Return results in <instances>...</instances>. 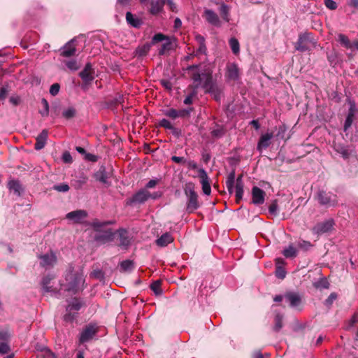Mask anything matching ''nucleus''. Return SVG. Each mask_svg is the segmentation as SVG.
Masks as SVG:
<instances>
[{
  "label": "nucleus",
  "instance_id": "8",
  "mask_svg": "<svg viewBox=\"0 0 358 358\" xmlns=\"http://www.w3.org/2000/svg\"><path fill=\"white\" fill-rule=\"evenodd\" d=\"M313 43V37L310 33H303L299 35L298 41L294 48L300 52H305L309 49V45Z\"/></svg>",
  "mask_w": 358,
  "mask_h": 358
},
{
  "label": "nucleus",
  "instance_id": "46",
  "mask_svg": "<svg viewBox=\"0 0 358 358\" xmlns=\"http://www.w3.org/2000/svg\"><path fill=\"white\" fill-rule=\"evenodd\" d=\"M229 43L233 53L237 55L240 51V45L238 41L236 38H230Z\"/></svg>",
  "mask_w": 358,
  "mask_h": 358
},
{
  "label": "nucleus",
  "instance_id": "48",
  "mask_svg": "<svg viewBox=\"0 0 358 358\" xmlns=\"http://www.w3.org/2000/svg\"><path fill=\"white\" fill-rule=\"evenodd\" d=\"M191 78L194 83H196V84L194 85L192 87L194 90H196L201 84V74H200L199 72H194L191 75Z\"/></svg>",
  "mask_w": 358,
  "mask_h": 358
},
{
  "label": "nucleus",
  "instance_id": "10",
  "mask_svg": "<svg viewBox=\"0 0 358 358\" xmlns=\"http://www.w3.org/2000/svg\"><path fill=\"white\" fill-rule=\"evenodd\" d=\"M334 222L333 220H327L317 223L312 229V231L318 236L325 233L330 232L334 228Z\"/></svg>",
  "mask_w": 358,
  "mask_h": 358
},
{
  "label": "nucleus",
  "instance_id": "31",
  "mask_svg": "<svg viewBox=\"0 0 358 358\" xmlns=\"http://www.w3.org/2000/svg\"><path fill=\"white\" fill-rule=\"evenodd\" d=\"M219 9L222 18L227 22L230 21V7L224 3H220Z\"/></svg>",
  "mask_w": 358,
  "mask_h": 358
},
{
  "label": "nucleus",
  "instance_id": "61",
  "mask_svg": "<svg viewBox=\"0 0 358 358\" xmlns=\"http://www.w3.org/2000/svg\"><path fill=\"white\" fill-rule=\"evenodd\" d=\"M60 90V85L57 83L52 84L50 88V94L52 96H56L58 94Z\"/></svg>",
  "mask_w": 358,
  "mask_h": 358
},
{
  "label": "nucleus",
  "instance_id": "29",
  "mask_svg": "<svg viewBox=\"0 0 358 358\" xmlns=\"http://www.w3.org/2000/svg\"><path fill=\"white\" fill-rule=\"evenodd\" d=\"M358 9V0H346L345 11L348 14H353Z\"/></svg>",
  "mask_w": 358,
  "mask_h": 358
},
{
  "label": "nucleus",
  "instance_id": "11",
  "mask_svg": "<svg viewBox=\"0 0 358 358\" xmlns=\"http://www.w3.org/2000/svg\"><path fill=\"white\" fill-rule=\"evenodd\" d=\"M203 17H204L206 22L215 27H219L222 25V22L218 15L213 10L205 9Z\"/></svg>",
  "mask_w": 358,
  "mask_h": 358
},
{
  "label": "nucleus",
  "instance_id": "62",
  "mask_svg": "<svg viewBox=\"0 0 358 358\" xmlns=\"http://www.w3.org/2000/svg\"><path fill=\"white\" fill-rule=\"evenodd\" d=\"M325 6L329 10H334L337 8V3L334 0H324Z\"/></svg>",
  "mask_w": 358,
  "mask_h": 358
},
{
  "label": "nucleus",
  "instance_id": "60",
  "mask_svg": "<svg viewBox=\"0 0 358 358\" xmlns=\"http://www.w3.org/2000/svg\"><path fill=\"white\" fill-rule=\"evenodd\" d=\"M167 38V36L162 33H158L154 35L152 38V44H155L157 43L161 42Z\"/></svg>",
  "mask_w": 358,
  "mask_h": 358
},
{
  "label": "nucleus",
  "instance_id": "27",
  "mask_svg": "<svg viewBox=\"0 0 358 358\" xmlns=\"http://www.w3.org/2000/svg\"><path fill=\"white\" fill-rule=\"evenodd\" d=\"M202 76L205 77V81L202 85V87L205 90V92L208 93L210 91L211 88L217 85V84L213 82V77L211 73H203Z\"/></svg>",
  "mask_w": 358,
  "mask_h": 358
},
{
  "label": "nucleus",
  "instance_id": "1",
  "mask_svg": "<svg viewBox=\"0 0 358 358\" xmlns=\"http://www.w3.org/2000/svg\"><path fill=\"white\" fill-rule=\"evenodd\" d=\"M112 224L111 222H100L94 220L90 223L93 228V240L99 245H103L111 242L114 239V235L111 229H104V227Z\"/></svg>",
  "mask_w": 358,
  "mask_h": 358
},
{
  "label": "nucleus",
  "instance_id": "22",
  "mask_svg": "<svg viewBox=\"0 0 358 358\" xmlns=\"http://www.w3.org/2000/svg\"><path fill=\"white\" fill-rule=\"evenodd\" d=\"M166 2V0L152 1L150 3V8L149 10L150 13L153 15H156L158 13H161L163 10V8Z\"/></svg>",
  "mask_w": 358,
  "mask_h": 358
},
{
  "label": "nucleus",
  "instance_id": "38",
  "mask_svg": "<svg viewBox=\"0 0 358 358\" xmlns=\"http://www.w3.org/2000/svg\"><path fill=\"white\" fill-rule=\"evenodd\" d=\"M61 113V103L60 101H55L51 105V115L55 118L57 117Z\"/></svg>",
  "mask_w": 358,
  "mask_h": 358
},
{
  "label": "nucleus",
  "instance_id": "58",
  "mask_svg": "<svg viewBox=\"0 0 358 358\" xmlns=\"http://www.w3.org/2000/svg\"><path fill=\"white\" fill-rule=\"evenodd\" d=\"M197 94V91L196 90H194L191 92V93H189V94H188L185 99H184V101L183 103L185 104V105H190L192 103V99L194 97H195Z\"/></svg>",
  "mask_w": 358,
  "mask_h": 358
},
{
  "label": "nucleus",
  "instance_id": "34",
  "mask_svg": "<svg viewBox=\"0 0 358 358\" xmlns=\"http://www.w3.org/2000/svg\"><path fill=\"white\" fill-rule=\"evenodd\" d=\"M165 40L166 41L162 44L161 48L159 50V55H164L166 51L173 50L174 48L173 42L168 36Z\"/></svg>",
  "mask_w": 358,
  "mask_h": 358
},
{
  "label": "nucleus",
  "instance_id": "20",
  "mask_svg": "<svg viewBox=\"0 0 358 358\" xmlns=\"http://www.w3.org/2000/svg\"><path fill=\"white\" fill-rule=\"evenodd\" d=\"M76 48L73 44V40L66 43L62 49L61 56L64 57H70L76 54Z\"/></svg>",
  "mask_w": 358,
  "mask_h": 358
},
{
  "label": "nucleus",
  "instance_id": "26",
  "mask_svg": "<svg viewBox=\"0 0 358 358\" xmlns=\"http://www.w3.org/2000/svg\"><path fill=\"white\" fill-rule=\"evenodd\" d=\"M173 241V238L169 233L162 234L156 240V244L160 247H165Z\"/></svg>",
  "mask_w": 358,
  "mask_h": 358
},
{
  "label": "nucleus",
  "instance_id": "12",
  "mask_svg": "<svg viewBox=\"0 0 358 358\" xmlns=\"http://www.w3.org/2000/svg\"><path fill=\"white\" fill-rule=\"evenodd\" d=\"M252 202L255 205H262L265 201V192L257 186L252 188Z\"/></svg>",
  "mask_w": 358,
  "mask_h": 358
},
{
  "label": "nucleus",
  "instance_id": "45",
  "mask_svg": "<svg viewBox=\"0 0 358 358\" xmlns=\"http://www.w3.org/2000/svg\"><path fill=\"white\" fill-rule=\"evenodd\" d=\"M41 104L43 107V110H39V113L42 117H48L50 113V106L46 99H41Z\"/></svg>",
  "mask_w": 358,
  "mask_h": 358
},
{
  "label": "nucleus",
  "instance_id": "59",
  "mask_svg": "<svg viewBox=\"0 0 358 358\" xmlns=\"http://www.w3.org/2000/svg\"><path fill=\"white\" fill-rule=\"evenodd\" d=\"M297 246L299 248L304 251H307L313 246V245L309 241H301L298 243Z\"/></svg>",
  "mask_w": 358,
  "mask_h": 358
},
{
  "label": "nucleus",
  "instance_id": "63",
  "mask_svg": "<svg viewBox=\"0 0 358 358\" xmlns=\"http://www.w3.org/2000/svg\"><path fill=\"white\" fill-rule=\"evenodd\" d=\"M275 275L280 279H284L286 275V272L280 266H277Z\"/></svg>",
  "mask_w": 358,
  "mask_h": 358
},
{
  "label": "nucleus",
  "instance_id": "42",
  "mask_svg": "<svg viewBox=\"0 0 358 358\" xmlns=\"http://www.w3.org/2000/svg\"><path fill=\"white\" fill-rule=\"evenodd\" d=\"M355 104L354 103L353 105L351 106V107L350 108L349 113L347 116V118L345 120V124H344L345 131H346L348 129V128H349L352 125V120H353V116H354L353 108H355Z\"/></svg>",
  "mask_w": 358,
  "mask_h": 358
},
{
  "label": "nucleus",
  "instance_id": "51",
  "mask_svg": "<svg viewBox=\"0 0 358 358\" xmlns=\"http://www.w3.org/2000/svg\"><path fill=\"white\" fill-rule=\"evenodd\" d=\"M224 133H225V131H224L223 127L217 125V128L214 129L211 131V135H212V136L218 138H221L222 136H223Z\"/></svg>",
  "mask_w": 358,
  "mask_h": 358
},
{
  "label": "nucleus",
  "instance_id": "56",
  "mask_svg": "<svg viewBox=\"0 0 358 358\" xmlns=\"http://www.w3.org/2000/svg\"><path fill=\"white\" fill-rule=\"evenodd\" d=\"M164 115L166 117L175 120L178 118V110L175 108H169L164 111Z\"/></svg>",
  "mask_w": 358,
  "mask_h": 358
},
{
  "label": "nucleus",
  "instance_id": "49",
  "mask_svg": "<svg viewBox=\"0 0 358 358\" xmlns=\"http://www.w3.org/2000/svg\"><path fill=\"white\" fill-rule=\"evenodd\" d=\"M244 185H236V202L239 203L243 199Z\"/></svg>",
  "mask_w": 358,
  "mask_h": 358
},
{
  "label": "nucleus",
  "instance_id": "7",
  "mask_svg": "<svg viewBox=\"0 0 358 358\" xmlns=\"http://www.w3.org/2000/svg\"><path fill=\"white\" fill-rule=\"evenodd\" d=\"M98 329L94 324H89L86 325L80 333L78 343L84 344L92 341L96 335Z\"/></svg>",
  "mask_w": 358,
  "mask_h": 358
},
{
  "label": "nucleus",
  "instance_id": "24",
  "mask_svg": "<svg viewBox=\"0 0 358 358\" xmlns=\"http://www.w3.org/2000/svg\"><path fill=\"white\" fill-rule=\"evenodd\" d=\"M120 238V246L127 247L130 245V237L129 232L124 229H120L117 231Z\"/></svg>",
  "mask_w": 358,
  "mask_h": 358
},
{
  "label": "nucleus",
  "instance_id": "25",
  "mask_svg": "<svg viewBox=\"0 0 358 358\" xmlns=\"http://www.w3.org/2000/svg\"><path fill=\"white\" fill-rule=\"evenodd\" d=\"M126 20L127 22L135 28H139L143 24V21L135 17L131 12H127L126 13Z\"/></svg>",
  "mask_w": 358,
  "mask_h": 358
},
{
  "label": "nucleus",
  "instance_id": "30",
  "mask_svg": "<svg viewBox=\"0 0 358 358\" xmlns=\"http://www.w3.org/2000/svg\"><path fill=\"white\" fill-rule=\"evenodd\" d=\"M53 278L54 277L50 275H47L43 278L41 285L45 292H52L55 291L52 287L50 286V282Z\"/></svg>",
  "mask_w": 358,
  "mask_h": 358
},
{
  "label": "nucleus",
  "instance_id": "3",
  "mask_svg": "<svg viewBox=\"0 0 358 358\" xmlns=\"http://www.w3.org/2000/svg\"><path fill=\"white\" fill-rule=\"evenodd\" d=\"M65 280L67 283L66 289L73 293H76L80 289V284L85 282L81 273H74V266L72 264H70L68 266Z\"/></svg>",
  "mask_w": 358,
  "mask_h": 358
},
{
  "label": "nucleus",
  "instance_id": "33",
  "mask_svg": "<svg viewBox=\"0 0 358 358\" xmlns=\"http://www.w3.org/2000/svg\"><path fill=\"white\" fill-rule=\"evenodd\" d=\"M208 93L213 96L217 102H220L222 96L223 88L217 85L213 87Z\"/></svg>",
  "mask_w": 358,
  "mask_h": 358
},
{
  "label": "nucleus",
  "instance_id": "47",
  "mask_svg": "<svg viewBox=\"0 0 358 358\" xmlns=\"http://www.w3.org/2000/svg\"><path fill=\"white\" fill-rule=\"evenodd\" d=\"M194 110L193 107H189L187 108L178 110V117L181 118H189L190 117L191 112Z\"/></svg>",
  "mask_w": 358,
  "mask_h": 358
},
{
  "label": "nucleus",
  "instance_id": "36",
  "mask_svg": "<svg viewBox=\"0 0 358 358\" xmlns=\"http://www.w3.org/2000/svg\"><path fill=\"white\" fill-rule=\"evenodd\" d=\"M83 306V303L77 298H74L72 301L67 306L66 311L76 310L78 311Z\"/></svg>",
  "mask_w": 358,
  "mask_h": 358
},
{
  "label": "nucleus",
  "instance_id": "4",
  "mask_svg": "<svg viewBox=\"0 0 358 358\" xmlns=\"http://www.w3.org/2000/svg\"><path fill=\"white\" fill-rule=\"evenodd\" d=\"M336 41L346 50L350 51L349 52H348V55L350 59L356 55V52L358 50L357 40L351 41L346 35L343 34H338L337 36Z\"/></svg>",
  "mask_w": 358,
  "mask_h": 358
},
{
  "label": "nucleus",
  "instance_id": "16",
  "mask_svg": "<svg viewBox=\"0 0 358 358\" xmlns=\"http://www.w3.org/2000/svg\"><path fill=\"white\" fill-rule=\"evenodd\" d=\"M40 259L41 260L40 264L43 267H52L57 262V257L52 252L40 256Z\"/></svg>",
  "mask_w": 358,
  "mask_h": 358
},
{
  "label": "nucleus",
  "instance_id": "44",
  "mask_svg": "<svg viewBox=\"0 0 358 358\" xmlns=\"http://www.w3.org/2000/svg\"><path fill=\"white\" fill-rule=\"evenodd\" d=\"M338 152H340L342 157L345 159H350L351 157H356L355 151L353 152L352 150L344 147H342L340 148V150H338Z\"/></svg>",
  "mask_w": 358,
  "mask_h": 358
},
{
  "label": "nucleus",
  "instance_id": "28",
  "mask_svg": "<svg viewBox=\"0 0 358 358\" xmlns=\"http://www.w3.org/2000/svg\"><path fill=\"white\" fill-rule=\"evenodd\" d=\"M135 268V263L133 260L126 259L120 262V272L130 273Z\"/></svg>",
  "mask_w": 358,
  "mask_h": 358
},
{
  "label": "nucleus",
  "instance_id": "55",
  "mask_svg": "<svg viewBox=\"0 0 358 358\" xmlns=\"http://www.w3.org/2000/svg\"><path fill=\"white\" fill-rule=\"evenodd\" d=\"M150 46L148 44H145L143 45L142 47L138 48L136 50L137 55L139 57H144L147 55L148 52L150 51Z\"/></svg>",
  "mask_w": 358,
  "mask_h": 358
},
{
  "label": "nucleus",
  "instance_id": "64",
  "mask_svg": "<svg viewBox=\"0 0 358 358\" xmlns=\"http://www.w3.org/2000/svg\"><path fill=\"white\" fill-rule=\"evenodd\" d=\"M10 348L9 345L6 343V341L1 342L0 343V354H7L10 352Z\"/></svg>",
  "mask_w": 358,
  "mask_h": 358
},
{
  "label": "nucleus",
  "instance_id": "52",
  "mask_svg": "<svg viewBox=\"0 0 358 358\" xmlns=\"http://www.w3.org/2000/svg\"><path fill=\"white\" fill-rule=\"evenodd\" d=\"M159 126L171 131H176V128H175L170 122V121L166 119H162L160 120L159 122Z\"/></svg>",
  "mask_w": 358,
  "mask_h": 358
},
{
  "label": "nucleus",
  "instance_id": "53",
  "mask_svg": "<svg viewBox=\"0 0 358 358\" xmlns=\"http://www.w3.org/2000/svg\"><path fill=\"white\" fill-rule=\"evenodd\" d=\"M329 285L328 281L325 278H321L313 284L315 287L319 289H327L329 287Z\"/></svg>",
  "mask_w": 358,
  "mask_h": 358
},
{
  "label": "nucleus",
  "instance_id": "23",
  "mask_svg": "<svg viewBox=\"0 0 358 358\" xmlns=\"http://www.w3.org/2000/svg\"><path fill=\"white\" fill-rule=\"evenodd\" d=\"M8 187L13 191L17 196H20L24 191L22 185L18 180H10L8 182Z\"/></svg>",
  "mask_w": 358,
  "mask_h": 358
},
{
  "label": "nucleus",
  "instance_id": "13",
  "mask_svg": "<svg viewBox=\"0 0 358 358\" xmlns=\"http://www.w3.org/2000/svg\"><path fill=\"white\" fill-rule=\"evenodd\" d=\"M94 70L90 63H87L85 68L80 72L79 76L83 81L87 84L91 83L94 77Z\"/></svg>",
  "mask_w": 358,
  "mask_h": 358
},
{
  "label": "nucleus",
  "instance_id": "5",
  "mask_svg": "<svg viewBox=\"0 0 358 358\" xmlns=\"http://www.w3.org/2000/svg\"><path fill=\"white\" fill-rule=\"evenodd\" d=\"M316 198L320 205L326 207H333L337 205V196L336 194L324 190H319Z\"/></svg>",
  "mask_w": 358,
  "mask_h": 358
},
{
  "label": "nucleus",
  "instance_id": "39",
  "mask_svg": "<svg viewBox=\"0 0 358 358\" xmlns=\"http://www.w3.org/2000/svg\"><path fill=\"white\" fill-rule=\"evenodd\" d=\"M161 285H162V280H157L152 282V283L150 286V289L153 291V292L155 293V294L156 296H160L162 294L163 292L161 288Z\"/></svg>",
  "mask_w": 358,
  "mask_h": 358
},
{
  "label": "nucleus",
  "instance_id": "54",
  "mask_svg": "<svg viewBox=\"0 0 358 358\" xmlns=\"http://www.w3.org/2000/svg\"><path fill=\"white\" fill-rule=\"evenodd\" d=\"M70 187L66 183H61L59 185H55L52 187V189L59 192H66L69 190Z\"/></svg>",
  "mask_w": 358,
  "mask_h": 358
},
{
  "label": "nucleus",
  "instance_id": "32",
  "mask_svg": "<svg viewBox=\"0 0 358 358\" xmlns=\"http://www.w3.org/2000/svg\"><path fill=\"white\" fill-rule=\"evenodd\" d=\"M236 175L235 171L233 170L228 176L226 181V186L227 190L230 194H232L234 192V185L235 182Z\"/></svg>",
  "mask_w": 358,
  "mask_h": 358
},
{
  "label": "nucleus",
  "instance_id": "17",
  "mask_svg": "<svg viewBox=\"0 0 358 358\" xmlns=\"http://www.w3.org/2000/svg\"><path fill=\"white\" fill-rule=\"evenodd\" d=\"M48 137V131L46 129H44L41 131V132L37 136L36 138V143L34 145V148L36 150H40L43 149L47 142Z\"/></svg>",
  "mask_w": 358,
  "mask_h": 358
},
{
  "label": "nucleus",
  "instance_id": "14",
  "mask_svg": "<svg viewBox=\"0 0 358 358\" xmlns=\"http://www.w3.org/2000/svg\"><path fill=\"white\" fill-rule=\"evenodd\" d=\"M87 217V213L85 210H76L68 213L66 218L72 220L74 223H80Z\"/></svg>",
  "mask_w": 358,
  "mask_h": 358
},
{
  "label": "nucleus",
  "instance_id": "41",
  "mask_svg": "<svg viewBox=\"0 0 358 358\" xmlns=\"http://www.w3.org/2000/svg\"><path fill=\"white\" fill-rule=\"evenodd\" d=\"M62 117L66 120L73 118L76 115V110L74 107L71 106L64 110L62 113Z\"/></svg>",
  "mask_w": 358,
  "mask_h": 358
},
{
  "label": "nucleus",
  "instance_id": "37",
  "mask_svg": "<svg viewBox=\"0 0 358 358\" xmlns=\"http://www.w3.org/2000/svg\"><path fill=\"white\" fill-rule=\"evenodd\" d=\"M283 315L280 313H277L274 318V326L273 329L274 331L278 332L283 327Z\"/></svg>",
  "mask_w": 358,
  "mask_h": 358
},
{
  "label": "nucleus",
  "instance_id": "9",
  "mask_svg": "<svg viewBox=\"0 0 358 358\" xmlns=\"http://www.w3.org/2000/svg\"><path fill=\"white\" fill-rule=\"evenodd\" d=\"M151 194L145 189H140L134 194L131 198L127 199V205H133L136 203H143L150 198Z\"/></svg>",
  "mask_w": 358,
  "mask_h": 358
},
{
  "label": "nucleus",
  "instance_id": "57",
  "mask_svg": "<svg viewBox=\"0 0 358 358\" xmlns=\"http://www.w3.org/2000/svg\"><path fill=\"white\" fill-rule=\"evenodd\" d=\"M66 314L64 315V320L66 322L72 323L77 317V314L72 313V311H66Z\"/></svg>",
  "mask_w": 358,
  "mask_h": 358
},
{
  "label": "nucleus",
  "instance_id": "35",
  "mask_svg": "<svg viewBox=\"0 0 358 358\" xmlns=\"http://www.w3.org/2000/svg\"><path fill=\"white\" fill-rule=\"evenodd\" d=\"M36 358H57V357L48 348H42L40 352L36 354Z\"/></svg>",
  "mask_w": 358,
  "mask_h": 358
},
{
  "label": "nucleus",
  "instance_id": "15",
  "mask_svg": "<svg viewBox=\"0 0 358 358\" xmlns=\"http://www.w3.org/2000/svg\"><path fill=\"white\" fill-rule=\"evenodd\" d=\"M201 183L202 185L203 192L206 195H210L211 192V187L209 182L208 176L203 169L199 170Z\"/></svg>",
  "mask_w": 358,
  "mask_h": 358
},
{
  "label": "nucleus",
  "instance_id": "6",
  "mask_svg": "<svg viewBox=\"0 0 358 358\" xmlns=\"http://www.w3.org/2000/svg\"><path fill=\"white\" fill-rule=\"evenodd\" d=\"M112 174V169H108L106 166L103 164L93 173L92 176L96 181L105 185L106 187H109L111 183L108 181V179L111 178Z\"/></svg>",
  "mask_w": 358,
  "mask_h": 358
},
{
  "label": "nucleus",
  "instance_id": "40",
  "mask_svg": "<svg viewBox=\"0 0 358 358\" xmlns=\"http://www.w3.org/2000/svg\"><path fill=\"white\" fill-rule=\"evenodd\" d=\"M12 336L11 331L8 327H0V341H8Z\"/></svg>",
  "mask_w": 358,
  "mask_h": 358
},
{
  "label": "nucleus",
  "instance_id": "50",
  "mask_svg": "<svg viewBox=\"0 0 358 358\" xmlns=\"http://www.w3.org/2000/svg\"><path fill=\"white\" fill-rule=\"evenodd\" d=\"M268 212L273 216L278 215V206L277 200H273L268 206Z\"/></svg>",
  "mask_w": 358,
  "mask_h": 358
},
{
  "label": "nucleus",
  "instance_id": "43",
  "mask_svg": "<svg viewBox=\"0 0 358 358\" xmlns=\"http://www.w3.org/2000/svg\"><path fill=\"white\" fill-rule=\"evenodd\" d=\"M282 254L286 258H294L297 255V250L292 245H289L282 251Z\"/></svg>",
  "mask_w": 358,
  "mask_h": 358
},
{
  "label": "nucleus",
  "instance_id": "18",
  "mask_svg": "<svg viewBox=\"0 0 358 358\" xmlns=\"http://www.w3.org/2000/svg\"><path fill=\"white\" fill-rule=\"evenodd\" d=\"M226 76L231 80H236L239 78V69L236 64L230 63L227 66Z\"/></svg>",
  "mask_w": 358,
  "mask_h": 358
},
{
  "label": "nucleus",
  "instance_id": "2",
  "mask_svg": "<svg viewBox=\"0 0 358 358\" xmlns=\"http://www.w3.org/2000/svg\"><path fill=\"white\" fill-rule=\"evenodd\" d=\"M183 189L187 198L186 211L190 214L199 209L201 206V203L199 201V195L195 191V185L192 182L186 183Z\"/></svg>",
  "mask_w": 358,
  "mask_h": 358
},
{
  "label": "nucleus",
  "instance_id": "21",
  "mask_svg": "<svg viewBox=\"0 0 358 358\" xmlns=\"http://www.w3.org/2000/svg\"><path fill=\"white\" fill-rule=\"evenodd\" d=\"M273 133H266L265 134L262 135L257 144V150L259 151H262V149L267 148L271 144L270 141L273 138Z\"/></svg>",
  "mask_w": 358,
  "mask_h": 358
},
{
  "label": "nucleus",
  "instance_id": "19",
  "mask_svg": "<svg viewBox=\"0 0 358 358\" xmlns=\"http://www.w3.org/2000/svg\"><path fill=\"white\" fill-rule=\"evenodd\" d=\"M284 296L292 308L298 307L301 302L300 296L296 292H287Z\"/></svg>",
  "mask_w": 358,
  "mask_h": 358
}]
</instances>
